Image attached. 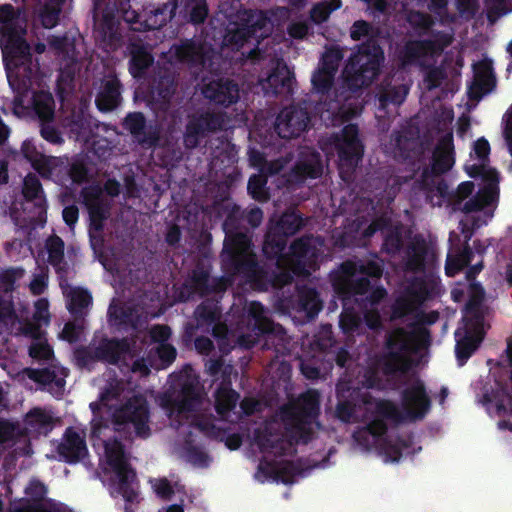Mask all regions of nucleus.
Listing matches in <instances>:
<instances>
[{
  "mask_svg": "<svg viewBox=\"0 0 512 512\" xmlns=\"http://www.w3.org/2000/svg\"><path fill=\"white\" fill-rule=\"evenodd\" d=\"M201 94L211 105L229 108L240 99L239 84L229 77L203 78Z\"/></svg>",
  "mask_w": 512,
  "mask_h": 512,
  "instance_id": "15",
  "label": "nucleus"
},
{
  "mask_svg": "<svg viewBox=\"0 0 512 512\" xmlns=\"http://www.w3.org/2000/svg\"><path fill=\"white\" fill-rule=\"evenodd\" d=\"M56 451L59 459L67 464L71 465L81 462L88 456L85 436L81 435L73 427L66 428Z\"/></svg>",
  "mask_w": 512,
  "mask_h": 512,
  "instance_id": "23",
  "label": "nucleus"
},
{
  "mask_svg": "<svg viewBox=\"0 0 512 512\" xmlns=\"http://www.w3.org/2000/svg\"><path fill=\"white\" fill-rule=\"evenodd\" d=\"M190 426L198 429L208 438L221 442L224 438L225 433L227 432L226 428L216 426L213 422L212 417H208L205 415H196L192 419Z\"/></svg>",
  "mask_w": 512,
  "mask_h": 512,
  "instance_id": "46",
  "label": "nucleus"
},
{
  "mask_svg": "<svg viewBox=\"0 0 512 512\" xmlns=\"http://www.w3.org/2000/svg\"><path fill=\"white\" fill-rule=\"evenodd\" d=\"M226 113L205 111L189 116L183 133V145L188 150L197 148L208 133L222 130Z\"/></svg>",
  "mask_w": 512,
  "mask_h": 512,
  "instance_id": "12",
  "label": "nucleus"
},
{
  "mask_svg": "<svg viewBox=\"0 0 512 512\" xmlns=\"http://www.w3.org/2000/svg\"><path fill=\"white\" fill-rule=\"evenodd\" d=\"M374 414V418L365 427L357 430L353 437L365 449L376 447L386 462H398L407 444L403 439L398 438L396 442H392L387 437L386 420L399 424L405 420V416L394 402L387 399H380L375 403Z\"/></svg>",
  "mask_w": 512,
  "mask_h": 512,
  "instance_id": "3",
  "label": "nucleus"
},
{
  "mask_svg": "<svg viewBox=\"0 0 512 512\" xmlns=\"http://www.w3.org/2000/svg\"><path fill=\"white\" fill-rule=\"evenodd\" d=\"M64 241L57 235L50 236L46 240L48 261L51 265H59L64 259Z\"/></svg>",
  "mask_w": 512,
  "mask_h": 512,
  "instance_id": "56",
  "label": "nucleus"
},
{
  "mask_svg": "<svg viewBox=\"0 0 512 512\" xmlns=\"http://www.w3.org/2000/svg\"><path fill=\"white\" fill-rule=\"evenodd\" d=\"M497 197V193L492 187H485L476 195L464 203L462 211L464 213L478 212L485 207L491 206Z\"/></svg>",
  "mask_w": 512,
  "mask_h": 512,
  "instance_id": "45",
  "label": "nucleus"
},
{
  "mask_svg": "<svg viewBox=\"0 0 512 512\" xmlns=\"http://www.w3.org/2000/svg\"><path fill=\"white\" fill-rule=\"evenodd\" d=\"M409 93V86L395 77H386L376 87L379 109L387 111L390 106L399 107Z\"/></svg>",
  "mask_w": 512,
  "mask_h": 512,
  "instance_id": "24",
  "label": "nucleus"
},
{
  "mask_svg": "<svg viewBox=\"0 0 512 512\" xmlns=\"http://www.w3.org/2000/svg\"><path fill=\"white\" fill-rule=\"evenodd\" d=\"M468 300L464 307L465 322H471L475 328L483 327L484 314L482 304L485 290L478 282H471L467 286Z\"/></svg>",
  "mask_w": 512,
  "mask_h": 512,
  "instance_id": "29",
  "label": "nucleus"
},
{
  "mask_svg": "<svg viewBox=\"0 0 512 512\" xmlns=\"http://www.w3.org/2000/svg\"><path fill=\"white\" fill-rule=\"evenodd\" d=\"M263 220V211L254 206L249 210H243L234 204L228 211L223 221L225 239L220 254L222 269L230 266V260L238 262L255 254L252 250L251 229L257 228Z\"/></svg>",
  "mask_w": 512,
  "mask_h": 512,
  "instance_id": "4",
  "label": "nucleus"
},
{
  "mask_svg": "<svg viewBox=\"0 0 512 512\" xmlns=\"http://www.w3.org/2000/svg\"><path fill=\"white\" fill-rule=\"evenodd\" d=\"M455 163V151L452 132L439 138L431 157L429 166L421 173V182L428 186L434 184V177L441 176L451 170Z\"/></svg>",
  "mask_w": 512,
  "mask_h": 512,
  "instance_id": "16",
  "label": "nucleus"
},
{
  "mask_svg": "<svg viewBox=\"0 0 512 512\" xmlns=\"http://www.w3.org/2000/svg\"><path fill=\"white\" fill-rule=\"evenodd\" d=\"M150 411L147 400L133 396L112 414L114 430L125 440L147 439L151 435L149 427Z\"/></svg>",
  "mask_w": 512,
  "mask_h": 512,
  "instance_id": "9",
  "label": "nucleus"
},
{
  "mask_svg": "<svg viewBox=\"0 0 512 512\" xmlns=\"http://www.w3.org/2000/svg\"><path fill=\"white\" fill-rule=\"evenodd\" d=\"M35 114L41 122H53L55 116V101L51 93L40 91L33 97Z\"/></svg>",
  "mask_w": 512,
  "mask_h": 512,
  "instance_id": "42",
  "label": "nucleus"
},
{
  "mask_svg": "<svg viewBox=\"0 0 512 512\" xmlns=\"http://www.w3.org/2000/svg\"><path fill=\"white\" fill-rule=\"evenodd\" d=\"M97 348L98 361L117 365L121 359L130 353L131 345L127 338H102Z\"/></svg>",
  "mask_w": 512,
  "mask_h": 512,
  "instance_id": "28",
  "label": "nucleus"
},
{
  "mask_svg": "<svg viewBox=\"0 0 512 512\" xmlns=\"http://www.w3.org/2000/svg\"><path fill=\"white\" fill-rule=\"evenodd\" d=\"M223 290H225V283L223 281L219 280L211 285L209 272L197 267L181 287L178 297L180 301L186 302L193 298L194 295L203 297Z\"/></svg>",
  "mask_w": 512,
  "mask_h": 512,
  "instance_id": "22",
  "label": "nucleus"
},
{
  "mask_svg": "<svg viewBox=\"0 0 512 512\" xmlns=\"http://www.w3.org/2000/svg\"><path fill=\"white\" fill-rule=\"evenodd\" d=\"M342 58L343 53L340 48H328L322 56L320 67L336 73Z\"/></svg>",
  "mask_w": 512,
  "mask_h": 512,
  "instance_id": "61",
  "label": "nucleus"
},
{
  "mask_svg": "<svg viewBox=\"0 0 512 512\" xmlns=\"http://www.w3.org/2000/svg\"><path fill=\"white\" fill-rule=\"evenodd\" d=\"M107 208L101 202H95L89 207L91 225L95 230H102L104 221L107 219Z\"/></svg>",
  "mask_w": 512,
  "mask_h": 512,
  "instance_id": "63",
  "label": "nucleus"
},
{
  "mask_svg": "<svg viewBox=\"0 0 512 512\" xmlns=\"http://www.w3.org/2000/svg\"><path fill=\"white\" fill-rule=\"evenodd\" d=\"M267 179L261 174H253L247 184V190L249 195L257 201H267L270 198V194L267 189Z\"/></svg>",
  "mask_w": 512,
  "mask_h": 512,
  "instance_id": "52",
  "label": "nucleus"
},
{
  "mask_svg": "<svg viewBox=\"0 0 512 512\" xmlns=\"http://www.w3.org/2000/svg\"><path fill=\"white\" fill-rule=\"evenodd\" d=\"M402 407L405 416L411 421L421 420L431 408V400L422 380H415L401 392Z\"/></svg>",
  "mask_w": 512,
  "mask_h": 512,
  "instance_id": "18",
  "label": "nucleus"
},
{
  "mask_svg": "<svg viewBox=\"0 0 512 512\" xmlns=\"http://www.w3.org/2000/svg\"><path fill=\"white\" fill-rule=\"evenodd\" d=\"M85 320H72L65 323L61 338L69 343H76L84 329Z\"/></svg>",
  "mask_w": 512,
  "mask_h": 512,
  "instance_id": "62",
  "label": "nucleus"
},
{
  "mask_svg": "<svg viewBox=\"0 0 512 512\" xmlns=\"http://www.w3.org/2000/svg\"><path fill=\"white\" fill-rule=\"evenodd\" d=\"M249 316L254 320V330L258 334L272 332L273 323L264 315V308L259 302L251 303Z\"/></svg>",
  "mask_w": 512,
  "mask_h": 512,
  "instance_id": "53",
  "label": "nucleus"
},
{
  "mask_svg": "<svg viewBox=\"0 0 512 512\" xmlns=\"http://www.w3.org/2000/svg\"><path fill=\"white\" fill-rule=\"evenodd\" d=\"M362 320L354 311H344L339 318V327L344 334L353 335L361 328Z\"/></svg>",
  "mask_w": 512,
  "mask_h": 512,
  "instance_id": "59",
  "label": "nucleus"
},
{
  "mask_svg": "<svg viewBox=\"0 0 512 512\" xmlns=\"http://www.w3.org/2000/svg\"><path fill=\"white\" fill-rule=\"evenodd\" d=\"M26 374L29 379L36 383H40L43 385H48L53 383L56 380V373L55 371L49 369V368H42V369H33L29 368L26 371Z\"/></svg>",
  "mask_w": 512,
  "mask_h": 512,
  "instance_id": "64",
  "label": "nucleus"
},
{
  "mask_svg": "<svg viewBox=\"0 0 512 512\" xmlns=\"http://www.w3.org/2000/svg\"><path fill=\"white\" fill-rule=\"evenodd\" d=\"M154 57L144 47H137L131 52L129 60V72L133 78L140 79L145 76L149 67L153 64Z\"/></svg>",
  "mask_w": 512,
  "mask_h": 512,
  "instance_id": "41",
  "label": "nucleus"
},
{
  "mask_svg": "<svg viewBox=\"0 0 512 512\" xmlns=\"http://www.w3.org/2000/svg\"><path fill=\"white\" fill-rule=\"evenodd\" d=\"M479 227L476 220L471 225L464 221H460L459 228L463 235L464 241L460 244V237L454 232L450 233L449 241L451 242V251L447 255L445 264V273L449 277H454L466 266L471 263L474 258V252L469 245L474 231Z\"/></svg>",
  "mask_w": 512,
  "mask_h": 512,
  "instance_id": "13",
  "label": "nucleus"
},
{
  "mask_svg": "<svg viewBox=\"0 0 512 512\" xmlns=\"http://www.w3.org/2000/svg\"><path fill=\"white\" fill-rule=\"evenodd\" d=\"M23 196L27 201H34L38 216L46 215L47 202L42 184L35 174L29 173L23 181Z\"/></svg>",
  "mask_w": 512,
  "mask_h": 512,
  "instance_id": "35",
  "label": "nucleus"
},
{
  "mask_svg": "<svg viewBox=\"0 0 512 512\" xmlns=\"http://www.w3.org/2000/svg\"><path fill=\"white\" fill-rule=\"evenodd\" d=\"M481 330L482 327L475 328L471 322L465 323L464 336L457 339L455 345V354L459 366L465 365L468 359L478 349L482 341Z\"/></svg>",
  "mask_w": 512,
  "mask_h": 512,
  "instance_id": "31",
  "label": "nucleus"
},
{
  "mask_svg": "<svg viewBox=\"0 0 512 512\" xmlns=\"http://www.w3.org/2000/svg\"><path fill=\"white\" fill-rule=\"evenodd\" d=\"M122 126L143 147H155L159 142L158 131L147 129V120L142 112H129L123 119Z\"/></svg>",
  "mask_w": 512,
  "mask_h": 512,
  "instance_id": "25",
  "label": "nucleus"
},
{
  "mask_svg": "<svg viewBox=\"0 0 512 512\" xmlns=\"http://www.w3.org/2000/svg\"><path fill=\"white\" fill-rule=\"evenodd\" d=\"M356 48L343 70V84L353 93L369 87L380 75L385 61L378 41H364Z\"/></svg>",
  "mask_w": 512,
  "mask_h": 512,
  "instance_id": "6",
  "label": "nucleus"
},
{
  "mask_svg": "<svg viewBox=\"0 0 512 512\" xmlns=\"http://www.w3.org/2000/svg\"><path fill=\"white\" fill-rule=\"evenodd\" d=\"M239 393L231 388L230 381H223L215 392V410L221 417L227 416L239 400Z\"/></svg>",
  "mask_w": 512,
  "mask_h": 512,
  "instance_id": "36",
  "label": "nucleus"
},
{
  "mask_svg": "<svg viewBox=\"0 0 512 512\" xmlns=\"http://www.w3.org/2000/svg\"><path fill=\"white\" fill-rule=\"evenodd\" d=\"M25 426L29 433L47 435L53 429V418L41 408H33L25 416Z\"/></svg>",
  "mask_w": 512,
  "mask_h": 512,
  "instance_id": "37",
  "label": "nucleus"
},
{
  "mask_svg": "<svg viewBox=\"0 0 512 512\" xmlns=\"http://www.w3.org/2000/svg\"><path fill=\"white\" fill-rule=\"evenodd\" d=\"M335 75L336 73L319 66L311 78L313 90L321 95L328 94L334 84Z\"/></svg>",
  "mask_w": 512,
  "mask_h": 512,
  "instance_id": "49",
  "label": "nucleus"
},
{
  "mask_svg": "<svg viewBox=\"0 0 512 512\" xmlns=\"http://www.w3.org/2000/svg\"><path fill=\"white\" fill-rule=\"evenodd\" d=\"M285 236L270 226L265 234L262 252L267 260L274 261L277 268H282L284 264L291 267L297 277H308L311 272L319 268V249L314 244L312 235H304L295 239L285 253L287 246Z\"/></svg>",
  "mask_w": 512,
  "mask_h": 512,
  "instance_id": "2",
  "label": "nucleus"
},
{
  "mask_svg": "<svg viewBox=\"0 0 512 512\" xmlns=\"http://www.w3.org/2000/svg\"><path fill=\"white\" fill-rule=\"evenodd\" d=\"M350 38L353 41H378L379 29L366 20H356L350 27Z\"/></svg>",
  "mask_w": 512,
  "mask_h": 512,
  "instance_id": "48",
  "label": "nucleus"
},
{
  "mask_svg": "<svg viewBox=\"0 0 512 512\" xmlns=\"http://www.w3.org/2000/svg\"><path fill=\"white\" fill-rule=\"evenodd\" d=\"M220 315L221 310L218 302L209 299L201 302L194 311L198 326L207 328L214 325L219 320Z\"/></svg>",
  "mask_w": 512,
  "mask_h": 512,
  "instance_id": "43",
  "label": "nucleus"
},
{
  "mask_svg": "<svg viewBox=\"0 0 512 512\" xmlns=\"http://www.w3.org/2000/svg\"><path fill=\"white\" fill-rule=\"evenodd\" d=\"M298 306L309 318H314L322 309V300L313 287L303 286L298 292Z\"/></svg>",
  "mask_w": 512,
  "mask_h": 512,
  "instance_id": "40",
  "label": "nucleus"
},
{
  "mask_svg": "<svg viewBox=\"0 0 512 512\" xmlns=\"http://www.w3.org/2000/svg\"><path fill=\"white\" fill-rule=\"evenodd\" d=\"M104 451L107 464L118 478L119 492L126 502L132 503L137 498V492L131 486L136 473L128 462L123 443L117 438H110L104 441Z\"/></svg>",
  "mask_w": 512,
  "mask_h": 512,
  "instance_id": "10",
  "label": "nucleus"
},
{
  "mask_svg": "<svg viewBox=\"0 0 512 512\" xmlns=\"http://www.w3.org/2000/svg\"><path fill=\"white\" fill-rule=\"evenodd\" d=\"M425 54L423 41H408L399 53V59L403 66L416 64Z\"/></svg>",
  "mask_w": 512,
  "mask_h": 512,
  "instance_id": "50",
  "label": "nucleus"
},
{
  "mask_svg": "<svg viewBox=\"0 0 512 512\" xmlns=\"http://www.w3.org/2000/svg\"><path fill=\"white\" fill-rule=\"evenodd\" d=\"M200 404L198 384L192 380H185L175 396L169 395L163 399V407L169 412L170 417L193 412Z\"/></svg>",
  "mask_w": 512,
  "mask_h": 512,
  "instance_id": "19",
  "label": "nucleus"
},
{
  "mask_svg": "<svg viewBox=\"0 0 512 512\" xmlns=\"http://www.w3.org/2000/svg\"><path fill=\"white\" fill-rule=\"evenodd\" d=\"M73 355H74L76 365L79 368H88L95 362H99L98 357H96V355H97L96 346L95 347H92L91 345L80 346L74 350Z\"/></svg>",
  "mask_w": 512,
  "mask_h": 512,
  "instance_id": "58",
  "label": "nucleus"
},
{
  "mask_svg": "<svg viewBox=\"0 0 512 512\" xmlns=\"http://www.w3.org/2000/svg\"><path fill=\"white\" fill-rule=\"evenodd\" d=\"M434 260L435 254L429 248L425 239L416 236L407 248L405 268L408 272L414 274L424 273Z\"/></svg>",
  "mask_w": 512,
  "mask_h": 512,
  "instance_id": "26",
  "label": "nucleus"
},
{
  "mask_svg": "<svg viewBox=\"0 0 512 512\" xmlns=\"http://www.w3.org/2000/svg\"><path fill=\"white\" fill-rule=\"evenodd\" d=\"M68 175L73 183L83 184L90 180V169L83 158H77L71 162Z\"/></svg>",
  "mask_w": 512,
  "mask_h": 512,
  "instance_id": "57",
  "label": "nucleus"
},
{
  "mask_svg": "<svg viewBox=\"0 0 512 512\" xmlns=\"http://www.w3.org/2000/svg\"><path fill=\"white\" fill-rule=\"evenodd\" d=\"M310 122L306 108L291 105L280 111L275 121V131L283 139L296 138L304 132Z\"/></svg>",
  "mask_w": 512,
  "mask_h": 512,
  "instance_id": "20",
  "label": "nucleus"
},
{
  "mask_svg": "<svg viewBox=\"0 0 512 512\" xmlns=\"http://www.w3.org/2000/svg\"><path fill=\"white\" fill-rule=\"evenodd\" d=\"M220 12L227 20L223 45L233 51H239L245 44L255 42V48L248 51L247 57L254 60L260 54L258 45L271 34L272 26L267 12L244 9L239 1L230 5L223 2Z\"/></svg>",
  "mask_w": 512,
  "mask_h": 512,
  "instance_id": "1",
  "label": "nucleus"
},
{
  "mask_svg": "<svg viewBox=\"0 0 512 512\" xmlns=\"http://www.w3.org/2000/svg\"><path fill=\"white\" fill-rule=\"evenodd\" d=\"M259 446L263 452H270L282 456L286 454L288 443L282 438L273 440L270 436L265 435L259 439Z\"/></svg>",
  "mask_w": 512,
  "mask_h": 512,
  "instance_id": "60",
  "label": "nucleus"
},
{
  "mask_svg": "<svg viewBox=\"0 0 512 512\" xmlns=\"http://www.w3.org/2000/svg\"><path fill=\"white\" fill-rule=\"evenodd\" d=\"M76 70L74 65L61 68L56 80L55 92L61 102H64L75 89Z\"/></svg>",
  "mask_w": 512,
  "mask_h": 512,
  "instance_id": "44",
  "label": "nucleus"
},
{
  "mask_svg": "<svg viewBox=\"0 0 512 512\" xmlns=\"http://www.w3.org/2000/svg\"><path fill=\"white\" fill-rule=\"evenodd\" d=\"M267 85L273 95H292L294 73L285 63L278 62L267 77Z\"/></svg>",
  "mask_w": 512,
  "mask_h": 512,
  "instance_id": "32",
  "label": "nucleus"
},
{
  "mask_svg": "<svg viewBox=\"0 0 512 512\" xmlns=\"http://www.w3.org/2000/svg\"><path fill=\"white\" fill-rule=\"evenodd\" d=\"M306 224V220L295 210L284 212L272 227L286 238L299 232Z\"/></svg>",
  "mask_w": 512,
  "mask_h": 512,
  "instance_id": "39",
  "label": "nucleus"
},
{
  "mask_svg": "<svg viewBox=\"0 0 512 512\" xmlns=\"http://www.w3.org/2000/svg\"><path fill=\"white\" fill-rule=\"evenodd\" d=\"M430 332L424 327L410 331L404 327H396L388 331L384 338L383 348L376 357V365L386 377L405 373L410 364V357L416 353L420 341H429Z\"/></svg>",
  "mask_w": 512,
  "mask_h": 512,
  "instance_id": "5",
  "label": "nucleus"
},
{
  "mask_svg": "<svg viewBox=\"0 0 512 512\" xmlns=\"http://www.w3.org/2000/svg\"><path fill=\"white\" fill-rule=\"evenodd\" d=\"M23 157L31 164L41 177L50 179L53 174L56 158L38 151L32 140H25L21 146Z\"/></svg>",
  "mask_w": 512,
  "mask_h": 512,
  "instance_id": "30",
  "label": "nucleus"
},
{
  "mask_svg": "<svg viewBox=\"0 0 512 512\" xmlns=\"http://www.w3.org/2000/svg\"><path fill=\"white\" fill-rule=\"evenodd\" d=\"M108 316L114 325L126 328H136L137 317L131 307L110 306L108 309Z\"/></svg>",
  "mask_w": 512,
  "mask_h": 512,
  "instance_id": "47",
  "label": "nucleus"
},
{
  "mask_svg": "<svg viewBox=\"0 0 512 512\" xmlns=\"http://www.w3.org/2000/svg\"><path fill=\"white\" fill-rule=\"evenodd\" d=\"M169 54L176 63L190 68H203L210 61L209 49L194 38L180 39L171 45Z\"/></svg>",
  "mask_w": 512,
  "mask_h": 512,
  "instance_id": "17",
  "label": "nucleus"
},
{
  "mask_svg": "<svg viewBox=\"0 0 512 512\" xmlns=\"http://www.w3.org/2000/svg\"><path fill=\"white\" fill-rule=\"evenodd\" d=\"M423 299L424 298L418 296L414 290L407 289L406 292L398 296L392 304L391 318L397 320L408 316Z\"/></svg>",
  "mask_w": 512,
  "mask_h": 512,
  "instance_id": "38",
  "label": "nucleus"
},
{
  "mask_svg": "<svg viewBox=\"0 0 512 512\" xmlns=\"http://www.w3.org/2000/svg\"><path fill=\"white\" fill-rule=\"evenodd\" d=\"M156 92L164 102H170L177 90V81L172 73H161L156 81Z\"/></svg>",
  "mask_w": 512,
  "mask_h": 512,
  "instance_id": "51",
  "label": "nucleus"
},
{
  "mask_svg": "<svg viewBox=\"0 0 512 512\" xmlns=\"http://www.w3.org/2000/svg\"><path fill=\"white\" fill-rule=\"evenodd\" d=\"M177 12L185 22L197 26L205 23L209 6L207 0H179Z\"/></svg>",
  "mask_w": 512,
  "mask_h": 512,
  "instance_id": "34",
  "label": "nucleus"
},
{
  "mask_svg": "<svg viewBox=\"0 0 512 512\" xmlns=\"http://www.w3.org/2000/svg\"><path fill=\"white\" fill-rule=\"evenodd\" d=\"M334 145L339 158L340 175L346 181L344 173L353 172L363 156V145L358 136L357 125H346L341 135L334 137Z\"/></svg>",
  "mask_w": 512,
  "mask_h": 512,
  "instance_id": "14",
  "label": "nucleus"
},
{
  "mask_svg": "<svg viewBox=\"0 0 512 512\" xmlns=\"http://www.w3.org/2000/svg\"><path fill=\"white\" fill-rule=\"evenodd\" d=\"M323 173V163L319 152L305 151L287 173V182L292 185H302L308 179H317Z\"/></svg>",
  "mask_w": 512,
  "mask_h": 512,
  "instance_id": "21",
  "label": "nucleus"
},
{
  "mask_svg": "<svg viewBox=\"0 0 512 512\" xmlns=\"http://www.w3.org/2000/svg\"><path fill=\"white\" fill-rule=\"evenodd\" d=\"M278 269V272L270 269L253 254L238 262L230 260V266L222 270L227 276L240 277L252 290L265 292L270 288L281 289L293 282L296 275L289 265L284 264Z\"/></svg>",
  "mask_w": 512,
  "mask_h": 512,
  "instance_id": "8",
  "label": "nucleus"
},
{
  "mask_svg": "<svg viewBox=\"0 0 512 512\" xmlns=\"http://www.w3.org/2000/svg\"><path fill=\"white\" fill-rule=\"evenodd\" d=\"M67 309L74 320H85L92 306L91 293L82 287H73L67 293Z\"/></svg>",
  "mask_w": 512,
  "mask_h": 512,
  "instance_id": "33",
  "label": "nucleus"
},
{
  "mask_svg": "<svg viewBox=\"0 0 512 512\" xmlns=\"http://www.w3.org/2000/svg\"><path fill=\"white\" fill-rule=\"evenodd\" d=\"M341 0H328L314 5L310 11V18L315 24L325 22L330 14L341 7Z\"/></svg>",
  "mask_w": 512,
  "mask_h": 512,
  "instance_id": "54",
  "label": "nucleus"
},
{
  "mask_svg": "<svg viewBox=\"0 0 512 512\" xmlns=\"http://www.w3.org/2000/svg\"><path fill=\"white\" fill-rule=\"evenodd\" d=\"M330 282L335 294L341 299H350L368 293L371 281L357 274V263L345 260L330 273Z\"/></svg>",
  "mask_w": 512,
  "mask_h": 512,
  "instance_id": "11",
  "label": "nucleus"
},
{
  "mask_svg": "<svg viewBox=\"0 0 512 512\" xmlns=\"http://www.w3.org/2000/svg\"><path fill=\"white\" fill-rule=\"evenodd\" d=\"M357 263V274L372 281H379L383 275V264L376 260L355 261Z\"/></svg>",
  "mask_w": 512,
  "mask_h": 512,
  "instance_id": "55",
  "label": "nucleus"
},
{
  "mask_svg": "<svg viewBox=\"0 0 512 512\" xmlns=\"http://www.w3.org/2000/svg\"><path fill=\"white\" fill-rule=\"evenodd\" d=\"M320 394L308 389L281 408V418L298 443L308 444L314 437V425L320 426Z\"/></svg>",
  "mask_w": 512,
  "mask_h": 512,
  "instance_id": "7",
  "label": "nucleus"
},
{
  "mask_svg": "<svg viewBox=\"0 0 512 512\" xmlns=\"http://www.w3.org/2000/svg\"><path fill=\"white\" fill-rule=\"evenodd\" d=\"M122 83L116 75L109 74L103 80L95 98V104L101 112H111L122 102Z\"/></svg>",
  "mask_w": 512,
  "mask_h": 512,
  "instance_id": "27",
  "label": "nucleus"
}]
</instances>
